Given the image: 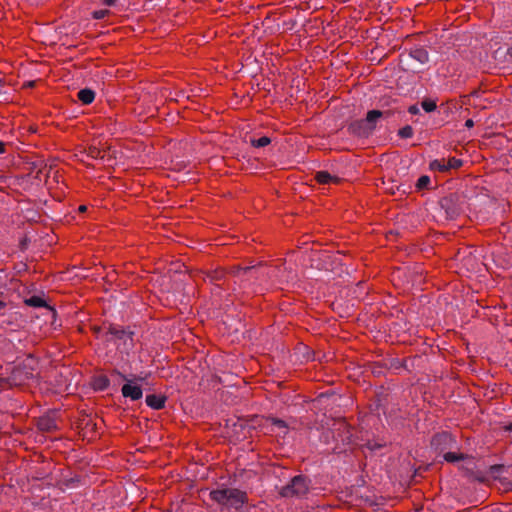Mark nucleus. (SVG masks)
<instances>
[{
	"label": "nucleus",
	"mask_w": 512,
	"mask_h": 512,
	"mask_svg": "<svg viewBox=\"0 0 512 512\" xmlns=\"http://www.w3.org/2000/svg\"><path fill=\"white\" fill-rule=\"evenodd\" d=\"M35 359L27 358L23 363L15 366L8 376H0L1 387L22 386L33 379L35 372Z\"/></svg>",
	"instance_id": "obj_1"
},
{
	"label": "nucleus",
	"mask_w": 512,
	"mask_h": 512,
	"mask_svg": "<svg viewBox=\"0 0 512 512\" xmlns=\"http://www.w3.org/2000/svg\"><path fill=\"white\" fill-rule=\"evenodd\" d=\"M210 498L227 510H239L247 501V493L236 488L217 489Z\"/></svg>",
	"instance_id": "obj_2"
},
{
	"label": "nucleus",
	"mask_w": 512,
	"mask_h": 512,
	"mask_svg": "<svg viewBox=\"0 0 512 512\" xmlns=\"http://www.w3.org/2000/svg\"><path fill=\"white\" fill-rule=\"evenodd\" d=\"M330 433L335 442L333 450L338 453L345 451L346 447L352 443L351 427L343 419L334 421Z\"/></svg>",
	"instance_id": "obj_3"
},
{
	"label": "nucleus",
	"mask_w": 512,
	"mask_h": 512,
	"mask_svg": "<svg viewBox=\"0 0 512 512\" xmlns=\"http://www.w3.org/2000/svg\"><path fill=\"white\" fill-rule=\"evenodd\" d=\"M310 490V480L303 476L297 475L290 482L280 489V495L285 498L303 497Z\"/></svg>",
	"instance_id": "obj_4"
},
{
	"label": "nucleus",
	"mask_w": 512,
	"mask_h": 512,
	"mask_svg": "<svg viewBox=\"0 0 512 512\" xmlns=\"http://www.w3.org/2000/svg\"><path fill=\"white\" fill-rule=\"evenodd\" d=\"M454 438L451 434L447 432H442L439 434H436L432 440L431 445L438 451L443 452L446 449H449L452 447V444L454 443Z\"/></svg>",
	"instance_id": "obj_5"
},
{
	"label": "nucleus",
	"mask_w": 512,
	"mask_h": 512,
	"mask_svg": "<svg viewBox=\"0 0 512 512\" xmlns=\"http://www.w3.org/2000/svg\"><path fill=\"white\" fill-rule=\"evenodd\" d=\"M349 129L358 136H367L372 132L374 126H368L365 120H359L352 123Z\"/></svg>",
	"instance_id": "obj_6"
},
{
	"label": "nucleus",
	"mask_w": 512,
	"mask_h": 512,
	"mask_svg": "<svg viewBox=\"0 0 512 512\" xmlns=\"http://www.w3.org/2000/svg\"><path fill=\"white\" fill-rule=\"evenodd\" d=\"M121 391L124 397H129L132 400L140 399L143 394L139 386L131 385L129 383L123 385Z\"/></svg>",
	"instance_id": "obj_7"
},
{
	"label": "nucleus",
	"mask_w": 512,
	"mask_h": 512,
	"mask_svg": "<svg viewBox=\"0 0 512 512\" xmlns=\"http://www.w3.org/2000/svg\"><path fill=\"white\" fill-rule=\"evenodd\" d=\"M106 335L111 336V338H109L108 340L124 339L126 341L127 339H129L130 341H132V333L127 332L119 327L110 326Z\"/></svg>",
	"instance_id": "obj_8"
},
{
	"label": "nucleus",
	"mask_w": 512,
	"mask_h": 512,
	"mask_svg": "<svg viewBox=\"0 0 512 512\" xmlns=\"http://www.w3.org/2000/svg\"><path fill=\"white\" fill-rule=\"evenodd\" d=\"M166 397L158 396V395H147L146 403L149 407L153 409H162L165 406Z\"/></svg>",
	"instance_id": "obj_9"
},
{
	"label": "nucleus",
	"mask_w": 512,
	"mask_h": 512,
	"mask_svg": "<svg viewBox=\"0 0 512 512\" xmlns=\"http://www.w3.org/2000/svg\"><path fill=\"white\" fill-rule=\"evenodd\" d=\"M315 180L320 184L339 183L340 179L332 176L327 171H319L315 175Z\"/></svg>",
	"instance_id": "obj_10"
},
{
	"label": "nucleus",
	"mask_w": 512,
	"mask_h": 512,
	"mask_svg": "<svg viewBox=\"0 0 512 512\" xmlns=\"http://www.w3.org/2000/svg\"><path fill=\"white\" fill-rule=\"evenodd\" d=\"M38 428L42 431L50 432L57 429V423L53 418L42 417L38 420Z\"/></svg>",
	"instance_id": "obj_11"
},
{
	"label": "nucleus",
	"mask_w": 512,
	"mask_h": 512,
	"mask_svg": "<svg viewBox=\"0 0 512 512\" xmlns=\"http://www.w3.org/2000/svg\"><path fill=\"white\" fill-rule=\"evenodd\" d=\"M94 98L95 93L90 89H82L78 92V99L84 104H90Z\"/></svg>",
	"instance_id": "obj_12"
},
{
	"label": "nucleus",
	"mask_w": 512,
	"mask_h": 512,
	"mask_svg": "<svg viewBox=\"0 0 512 512\" xmlns=\"http://www.w3.org/2000/svg\"><path fill=\"white\" fill-rule=\"evenodd\" d=\"M226 272L224 269H216L207 273V279L212 283H219L225 278Z\"/></svg>",
	"instance_id": "obj_13"
},
{
	"label": "nucleus",
	"mask_w": 512,
	"mask_h": 512,
	"mask_svg": "<svg viewBox=\"0 0 512 512\" xmlns=\"http://www.w3.org/2000/svg\"><path fill=\"white\" fill-rule=\"evenodd\" d=\"M410 55L420 63H426L429 59L428 52L422 48L412 50Z\"/></svg>",
	"instance_id": "obj_14"
},
{
	"label": "nucleus",
	"mask_w": 512,
	"mask_h": 512,
	"mask_svg": "<svg viewBox=\"0 0 512 512\" xmlns=\"http://www.w3.org/2000/svg\"><path fill=\"white\" fill-rule=\"evenodd\" d=\"M383 115V113L379 110H371L367 113V116H366V119L365 122H367V125L370 126V125H373L375 127V122L381 118Z\"/></svg>",
	"instance_id": "obj_15"
},
{
	"label": "nucleus",
	"mask_w": 512,
	"mask_h": 512,
	"mask_svg": "<svg viewBox=\"0 0 512 512\" xmlns=\"http://www.w3.org/2000/svg\"><path fill=\"white\" fill-rule=\"evenodd\" d=\"M25 303L28 306H32V307L46 306V302L41 297H38V296H32V297L26 299Z\"/></svg>",
	"instance_id": "obj_16"
},
{
	"label": "nucleus",
	"mask_w": 512,
	"mask_h": 512,
	"mask_svg": "<svg viewBox=\"0 0 512 512\" xmlns=\"http://www.w3.org/2000/svg\"><path fill=\"white\" fill-rule=\"evenodd\" d=\"M430 168L432 170H438L440 172H445L448 170V166L446 165L445 159L434 160L433 162H431Z\"/></svg>",
	"instance_id": "obj_17"
},
{
	"label": "nucleus",
	"mask_w": 512,
	"mask_h": 512,
	"mask_svg": "<svg viewBox=\"0 0 512 512\" xmlns=\"http://www.w3.org/2000/svg\"><path fill=\"white\" fill-rule=\"evenodd\" d=\"M270 143H271V139L267 136H263L259 139L251 140L252 146L257 147V148L265 147V146L269 145Z\"/></svg>",
	"instance_id": "obj_18"
},
{
	"label": "nucleus",
	"mask_w": 512,
	"mask_h": 512,
	"mask_svg": "<svg viewBox=\"0 0 512 512\" xmlns=\"http://www.w3.org/2000/svg\"><path fill=\"white\" fill-rule=\"evenodd\" d=\"M465 458V455L464 454H457V453H454V452H447L444 454V459L447 461V462H456V461H459V460H462Z\"/></svg>",
	"instance_id": "obj_19"
},
{
	"label": "nucleus",
	"mask_w": 512,
	"mask_h": 512,
	"mask_svg": "<svg viewBox=\"0 0 512 512\" xmlns=\"http://www.w3.org/2000/svg\"><path fill=\"white\" fill-rule=\"evenodd\" d=\"M446 165L448 166V170L449 169H458L459 167L462 166V160L452 157V158H449L448 161H446Z\"/></svg>",
	"instance_id": "obj_20"
},
{
	"label": "nucleus",
	"mask_w": 512,
	"mask_h": 512,
	"mask_svg": "<svg viewBox=\"0 0 512 512\" xmlns=\"http://www.w3.org/2000/svg\"><path fill=\"white\" fill-rule=\"evenodd\" d=\"M398 135L401 138H411L413 136V129L411 126L407 125L399 130Z\"/></svg>",
	"instance_id": "obj_21"
},
{
	"label": "nucleus",
	"mask_w": 512,
	"mask_h": 512,
	"mask_svg": "<svg viewBox=\"0 0 512 512\" xmlns=\"http://www.w3.org/2000/svg\"><path fill=\"white\" fill-rule=\"evenodd\" d=\"M421 106L422 108L426 111V112H432L436 109L437 105L434 101L432 100H424L422 101L421 103Z\"/></svg>",
	"instance_id": "obj_22"
},
{
	"label": "nucleus",
	"mask_w": 512,
	"mask_h": 512,
	"mask_svg": "<svg viewBox=\"0 0 512 512\" xmlns=\"http://www.w3.org/2000/svg\"><path fill=\"white\" fill-rule=\"evenodd\" d=\"M429 184H430V178L428 176L424 175L418 179L416 187L419 190H421V189L427 188Z\"/></svg>",
	"instance_id": "obj_23"
},
{
	"label": "nucleus",
	"mask_w": 512,
	"mask_h": 512,
	"mask_svg": "<svg viewBox=\"0 0 512 512\" xmlns=\"http://www.w3.org/2000/svg\"><path fill=\"white\" fill-rule=\"evenodd\" d=\"M88 155L92 158H103L104 151L100 150L97 147H90L88 151Z\"/></svg>",
	"instance_id": "obj_24"
},
{
	"label": "nucleus",
	"mask_w": 512,
	"mask_h": 512,
	"mask_svg": "<svg viewBox=\"0 0 512 512\" xmlns=\"http://www.w3.org/2000/svg\"><path fill=\"white\" fill-rule=\"evenodd\" d=\"M504 466L503 465H492L490 467V474L494 477V478H497L498 477V474L503 470Z\"/></svg>",
	"instance_id": "obj_25"
},
{
	"label": "nucleus",
	"mask_w": 512,
	"mask_h": 512,
	"mask_svg": "<svg viewBox=\"0 0 512 512\" xmlns=\"http://www.w3.org/2000/svg\"><path fill=\"white\" fill-rule=\"evenodd\" d=\"M109 14V10H98L93 12L94 19H103Z\"/></svg>",
	"instance_id": "obj_26"
},
{
	"label": "nucleus",
	"mask_w": 512,
	"mask_h": 512,
	"mask_svg": "<svg viewBox=\"0 0 512 512\" xmlns=\"http://www.w3.org/2000/svg\"><path fill=\"white\" fill-rule=\"evenodd\" d=\"M271 422L273 425L279 427V428H283V429H286L287 428V425L286 423L281 420V419H277V418H271Z\"/></svg>",
	"instance_id": "obj_27"
},
{
	"label": "nucleus",
	"mask_w": 512,
	"mask_h": 512,
	"mask_svg": "<svg viewBox=\"0 0 512 512\" xmlns=\"http://www.w3.org/2000/svg\"><path fill=\"white\" fill-rule=\"evenodd\" d=\"M251 269H252V267H245V268H241L240 266H235V267H233V268L231 269V271H230V272H231L232 274H236V273H238L239 271H242V270H243L244 272H247V271H249V270H251Z\"/></svg>",
	"instance_id": "obj_28"
},
{
	"label": "nucleus",
	"mask_w": 512,
	"mask_h": 512,
	"mask_svg": "<svg viewBox=\"0 0 512 512\" xmlns=\"http://www.w3.org/2000/svg\"><path fill=\"white\" fill-rule=\"evenodd\" d=\"M107 386H108V380H106V379L99 380V384L97 385V387L99 389H105Z\"/></svg>",
	"instance_id": "obj_29"
},
{
	"label": "nucleus",
	"mask_w": 512,
	"mask_h": 512,
	"mask_svg": "<svg viewBox=\"0 0 512 512\" xmlns=\"http://www.w3.org/2000/svg\"><path fill=\"white\" fill-rule=\"evenodd\" d=\"M408 111L411 114H417L419 113V108L417 107V105H412L409 107Z\"/></svg>",
	"instance_id": "obj_30"
},
{
	"label": "nucleus",
	"mask_w": 512,
	"mask_h": 512,
	"mask_svg": "<svg viewBox=\"0 0 512 512\" xmlns=\"http://www.w3.org/2000/svg\"><path fill=\"white\" fill-rule=\"evenodd\" d=\"M465 126L467 128H472L474 126V122L472 119H468L466 122H465Z\"/></svg>",
	"instance_id": "obj_31"
},
{
	"label": "nucleus",
	"mask_w": 512,
	"mask_h": 512,
	"mask_svg": "<svg viewBox=\"0 0 512 512\" xmlns=\"http://www.w3.org/2000/svg\"><path fill=\"white\" fill-rule=\"evenodd\" d=\"M6 151V144L4 142H0V154Z\"/></svg>",
	"instance_id": "obj_32"
},
{
	"label": "nucleus",
	"mask_w": 512,
	"mask_h": 512,
	"mask_svg": "<svg viewBox=\"0 0 512 512\" xmlns=\"http://www.w3.org/2000/svg\"><path fill=\"white\" fill-rule=\"evenodd\" d=\"M116 0H103V3L107 6H112L114 5Z\"/></svg>",
	"instance_id": "obj_33"
},
{
	"label": "nucleus",
	"mask_w": 512,
	"mask_h": 512,
	"mask_svg": "<svg viewBox=\"0 0 512 512\" xmlns=\"http://www.w3.org/2000/svg\"><path fill=\"white\" fill-rule=\"evenodd\" d=\"M78 210H79V212L83 213L87 210V207L85 205H81V206H79Z\"/></svg>",
	"instance_id": "obj_34"
},
{
	"label": "nucleus",
	"mask_w": 512,
	"mask_h": 512,
	"mask_svg": "<svg viewBox=\"0 0 512 512\" xmlns=\"http://www.w3.org/2000/svg\"><path fill=\"white\" fill-rule=\"evenodd\" d=\"M506 430L512 432V422L508 426H506Z\"/></svg>",
	"instance_id": "obj_35"
},
{
	"label": "nucleus",
	"mask_w": 512,
	"mask_h": 512,
	"mask_svg": "<svg viewBox=\"0 0 512 512\" xmlns=\"http://www.w3.org/2000/svg\"><path fill=\"white\" fill-rule=\"evenodd\" d=\"M94 331H95L96 334H98L101 331V328L100 327H95Z\"/></svg>",
	"instance_id": "obj_36"
},
{
	"label": "nucleus",
	"mask_w": 512,
	"mask_h": 512,
	"mask_svg": "<svg viewBox=\"0 0 512 512\" xmlns=\"http://www.w3.org/2000/svg\"><path fill=\"white\" fill-rule=\"evenodd\" d=\"M508 55L510 56V58H512V47H511V48H509V50H508Z\"/></svg>",
	"instance_id": "obj_37"
},
{
	"label": "nucleus",
	"mask_w": 512,
	"mask_h": 512,
	"mask_svg": "<svg viewBox=\"0 0 512 512\" xmlns=\"http://www.w3.org/2000/svg\"><path fill=\"white\" fill-rule=\"evenodd\" d=\"M5 306H6V304L4 302L0 301V309H2Z\"/></svg>",
	"instance_id": "obj_38"
},
{
	"label": "nucleus",
	"mask_w": 512,
	"mask_h": 512,
	"mask_svg": "<svg viewBox=\"0 0 512 512\" xmlns=\"http://www.w3.org/2000/svg\"><path fill=\"white\" fill-rule=\"evenodd\" d=\"M3 83V79L0 78V85Z\"/></svg>",
	"instance_id": "obj_39"
}]
</instances>
